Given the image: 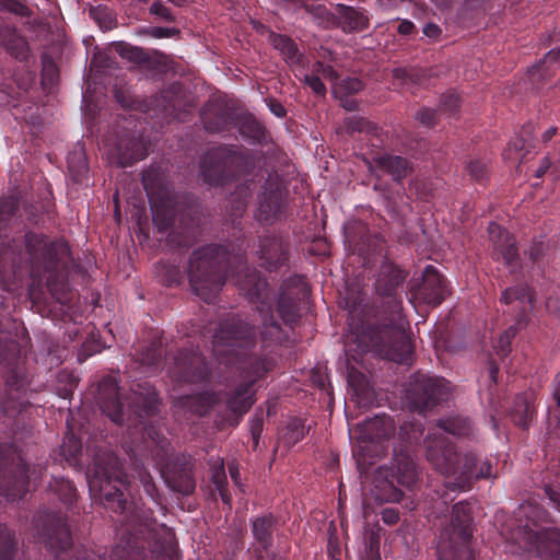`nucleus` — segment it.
Here are the masks:
<instances>
[{
  "mask_svg": "<svg viewBox=\"0 0 560 560\" xmlns=\"http://www.w3.org/2000/svg\"><path fill=\"white\" fill-rule=\"evenodd\" d=\"M425 457L441 475L453 478L454 486L466 490L474 480L491 477V463L480 462L474 453H462L442 434L428 435L424 440Z\"/></svg>",
  "mask_w": 560,
  "mask_h": 560,
  "instance_id": "1",
  "label": "nucleus"
},
{
  "mask_svg": "<svg viewBox=\"0 0 560 560\" xmlns=\"http://www.w3.org/2000/svg\"><path fill=\"white\" fill-rule=\"evenodd\" d=\"M521 515L526 522L513 533L520 548L542 560H559L560 532L545 527L550 522L549 513L536 502L527 501L521 506Z\"/></svg>",
  "mask_w": 560,
  "mask_h": 560,
  "instance_id": "2",
  "label": "nucleus"
},
{
  "mask_svg": "<svg viewBox=\"0 0 560 560\" xmlns=\"http://www.w3.org/2000/svg\"><path fill=\"white\" fill-rule=\"evenodd\" d=\"M230 257L223 246L207 245L192 252L188 278L192 292L205 302H213L225 283Z\"/></svg>",
  "mask_w": 560,
  "mask_h": 560,
  "instance_id": "3",
  "label": "nucleus"
},
{
  "mask_svg": "<svg viewBox=\"0 0 560 560\" xmlns=\"http://www.w3.org/2000/svg\"><path fill=\"white\" fill-rule=\"evenodd\" d=\"M88 483L90 492L115 512L127 511L128 502L124 499L122 488L128 485V477L113 452L96 454Z\"/></svg>",
  "mask_w": 560,
  "mask_h": 560,
  "instance_id": "4",
  "label": "nucleus"
},
{
  "mask_svg": "<svg viewBox=\"0 0 560 560\" xmlns=\"http://www.w3.org/2000/svg\"><path fill=\"white\" fill-rule=\"evenodd\" d=\"M471 522L469 504L459 502L453 506L451 522L442 529L436 545L439 560H474L469 546Z\"/></svg>",
  "mask_w": 560,
  "mask_h": 560,
  "instance_id": "5",
  "label": "nucleus"
},
{
  "mask_svg": "<svg viewBox=\"0 0 560 560\" xmlns=\"http://www.w3.org/2000/svg\"><path fill=\"white\" fill-rule=\"evenodd\" d=\"M357 340L359 351H374L395 362H405L411 352L402 320L392 326L368 328L357 336Z\"/></svg>",
  "mask_w": 560,
  "mask_h": 560,
  "instance_id": "6",
  "label": "nucleus"
},
{
  "mask_svg": "<svg viewBox=\"0 0 560 560\" xmlns=\"http://www.w3.org/2000/svg\"><path fill=\"white\" fill-rule=\"evenodd\" d=\"M254 329L240 318L232 317L219 325L213 336V353L219 359L245 355L246 350L254 346Z\"/></svg>",
  "mask_w": 560,
  "mask_h": 560,
  "instance_id": "7",
  "label": "nucleus"
},
{
  "mask_svg": "<svg viewBox=\"0 0 560 560\" xmlns=\"http://www.w3.org/2000/svg\"><path fill=\"white\" fill-rule=\"evenodd\" d=\"M417 479L416 465L407 455L396 458L395 467L380 466L375 476L376 487L385 491L382 499L390 502H399L402 498V492L395 487V482L411 487Z\"/></svg>",
  "mask_w": 560,
  "mask_h": 560,
  "instance_id": "8",
  "label": "nucleus"
},
{
  "mask_svg": "<svg viewBox=\"0 0 560 560\" xmlns=\"http://www.w3.org/2000/svg\"><path fill=\"white\" fill-rule=\"evenodd\" d=\"M243 276H240L236 284L252 304H256L257 311L262 317V324L271 338L277 337L280 330L279 324L272 315H269L270 303L267 293V282L260 278L259 273L250 270L248 267H242Z\"/></svg>",
  "mask_w": 560,
  "mask_h": 560,
  "instance_id": "9",
  "label": "nucleus"
},
{
  "mask_svg": "<svg viewBox=\"0 0 560 560\" xmlns=\"http://www.w3.org/2000/svg\"><path fill=\"white\" fill-rule=\"evenodd\" d=\"M447 394L448 386L444 378L415 375L407 389V399L413 409L423 411L445 399Z\"/></svg>",
  "mask_w": 560,
  "mask_h": 560,
  "instance_id": "10",
  "label": "nucleus"
},
{
  "mask_svg": "<svg viewBox=\"0 0 560 560\" xmlns=\"http://www.w3.org/2000/svg\"><path fill=\"white\" fill-rule=\"evenodd\" d=\"M265 361L250 359L244 383L237 385L228 398L226 405L233 413L243 416L254 404L252 386L267 371Z\"/></svg>",
  "mask_w": 560,
  "mask_h": 560,
  "instance_id": "11",
  "label": "nucleus"
},
{
  "mask_svg": "<svg viewBox=\"0 0 560 560\" xmlns=\"http://www.w3.org/2000/svg\"><path fill=\"white\" fill-rule=\"evenodd\" d=\"M37 522H40L38 534L50 549L62 551L70 547L71 535L65 517L48 513L39 516Z\"/></svg>",
  "mask_w": 560,
  "mask_h": 560,
  "instance_id": "12",
  "label": "nucleus"
},
{
  "mask_svg": "<svg viewBox=\"0 0 560 560\" xmlns=\"http://www.w3.org/2000/svg\"><path fill=\"white\" fill-rule=\"evenodd\" d=\"M170 376L178 382H198L207 377L209 370L203 357L198 352H180L174 365L168 370Z\"/></svg>",
  "mask_w": 560,
  "mask_h": 560,
  "instance_id": "13",
  "label": "nucleus"
},
{
  "mask_svg": "<svg viewBox=\"0 0 560 560\" xmlns=\"http://www.w3.org/2000/svg\"><path fill=\"white\" fill-rule=\"evenodd\" d=\"M364 162L371 174H376L381 171L389 175L397 183L402 182L413 172L412 162L400 155L385 153L372 160L364 159Z\"/></svg>",
  "mask_w": 560,
  "mask_h": 560,
  "instance_id": "14",
  "label": "nucleus"
},
{
  "mask_svg": "<svg viewBox=\"0 0 560 560\" xmlns=\"http://www.w3.org/2000/svg\"><path fill=\"white\" fill-rule=\"evenodd\" d=\"M166 485L174 491L189 494L195 489L192 464L189 458H177L164 472Z\"/></svg>",
  "mask_w": 560,
  "mask_h": 560,
  "instance_id": "15",
  "label": "nucleus"
},
{
  "mask_svg": "<svg viewBox=\"0 0 560 560\" xmlns=\"http://www.w3.org/2000/svg\"><path fill=\"white\" fill-rule=\"evenodd\" d=\"M98 405L102 411L115 423L124 421L122 404L118 396V386L113 377H105L98 383Z\"/></svg>",
  "mask_w": 560,
  "mask_h": 560,
  "instance_id": "16",
  "label": "nucleus"
},
{
  "mask_svg": "<svg viewBox=\"0 0 560 560\" xmlns=\"http://www.w3.org/2000/svg\"><path fill=\"white\" fill-rule=\"evenodd\" d=\"M228 163L229 159L223 149L217 148L207 152L200 162V174L203 180L210 185L223 184Z\"/></svg>",
  "mask_w": 560,
  "mask_h": 560,
  "instance_id": "17",
  "label": "nucleus"
},
{
  "mask_svg": "<svg viewBox=\"0 0 560 560\" xmlns=\"http://www.w3.org/2000/svg\"><path fill=\"white\" fill-rule=\"evenodd\" d=\"M448 294L444 278L439 271L428 266L423 273V282L419 289V295L430 305H439Z\"/></svg>",
  "mask_w": 560,
  "mask_h": 560,
  "instance_id": "18",
  "label": "nucleus"
},
{
  "mask_svg": "<svg viewBox=\"0 0 560 560\" xmlns=\"http://www.w3.org/2000/svg\"><path fill=\"white\" fill-rule=\"evenodd\" d=\"M488 232L498 258L501 257L506 266H513L518 259L513 237L506 230L494 222L489 224Z\"/></svg>",
  "mask_w": 560,
  "mask_h": 560,
  "instance_id": "19",
  "label": "nucleus"
},
{
  "mask_svg": "<svg viewBox=\"0 0 560 560\" xmlns=\"http://www.w3.org/2000/svg\"><path fill=\"white\" fill-rule=\"evenodd\" d=\"M27 472L28 468L21 458H19V463L12 476L10 475L7 478L0 470V492L11 500L21 499L27 491L31 478Z\"/></svg>",
  "mask_w": 560,
  "mask_h": 560,
  "instance_id": "20",
  "label": "nucleus"
},
{
  "mask_svg": "<svg viewBox=\"0 0 560 560\" xmlns=\"http://www.w3.org/2000/svg\"><path fill=\"white\" fill-rule=\"evenodd\" d=\"M365 11L338 3L336 5V25L346 33L362 32L369 27Z\"/></svg>",
  "mask_w": 560,
  "mask_h": 560,
  "instance_id": "21",
  "label": "nucleus"
},
{
  "mask_svg": "<svg viewBox=\"0 0 560 560\" xmlns=\"http://www.w3.org/2000/svg\"><path fill=\"white\" fill-rule=\"evenodd\" d=\"M259 258L262 266L276 270L287 260V250L283 242L276 236H266L260 240Z\"/></svg>",
  "mask_w": 560,
  "mask_h": 560,
  "instance_id": "22",
  "label": "nucleus"
},
{
  "mask_svg": "<svg viewBox=\"0 0 560 560\" xmlns=\"http://www.w3.org/2000/svg\"><path fill=\"white\" fill-rule=\"evenodd\" d=\"M149 199L154 224L160 231L166 230L174 223L175 220V201L171 196L164 198L150 194Z\"/></svg>",
  "mask_w": 560,
  "mask_h": 560,
  "instance_id": "23",
  "label": "nucleus"
},
{
  "mask_svg": "<svg viewBox=\"0 0 560 560\" xmlns=\"http://www.w3.org/2000/svg\"><path fill=\"white\" fill-rule=\"evenodd\" d=\"M407 272L392 264H384L381 267L375 281V290L381 295L390 296L402 284Z\"/></svg>",
  "mask_w": 560,
  "mask_h": 560,
  "instance_id": "24",
  "label": "nucleus"
},
{
  "mask_svg": "<svg viewBox=\"0 0 560 560\" xmlns=\"http://www.w3.org/2000/svg\"><path fill=\"white\" fill-rule=\"evenodd\" d=\"M267 184L270 187H265L262 192V200L259 203V220H268L276 215L283 197L278 175L269 176Z\"/></svg>",
  "mask_w": 560,
  "mask_h": 560,
  "instance_id": "25",
  "label": "nucleus"
},
{
  "mask_svg": "<svg viewBox=\"0 0 560 560\" xmlns=\"http://www.w3.org/2000/svg\"><path fill=\"white\" fill-rule=\"evenodd\" d=\"M394 430L390 418L376 416L360 425V438L363 441L376 442L389 438Z\"/></svg>",
  "mask_w": 560,
  "mask_h": 560,
  "instance_id": "26",
  "label": "nucleus"
},
{
  "mask_svg": "<svg viewBox=\"0 0 560 560\" xmlns=\"http://www.w3.org/2000/svg\"><path fill=\"white\" fill-rule=\"evenodd\" d=\"M117 149L118 163L121 167L129 166L148 155L144 143L138 138L120 139Z\"/></svg>",
  "mask_w": 560,
  "mask_h": 560,
  "instance_id": "27",
  "label": "nucleus"
},
{
  "mask_svg": "<svg viewBox=\"0 0 560 560\" xmlns=\"http://www.w3.org/2000/svg\"><path fill=\"white\" fill-rule=\"evenodd\" d=\"M219 398L214 393H200L198 395L184 396L177 399L182 408H186L192 413L205 415L208 409L218 402Z\"/></svg>",
  "mask_w": 560,
  "mask_h": 560,
  "instance_id": "28",
  "label": "nucleus"
},
{
  "mask_svg": "<svg viewBox=\"0 0 560 560\" xmlns=\"http://www.w3.org/2000/svg\"><path fill=\"white\" fill-rule=\"evenodd\" d=\"M1 45L16 59L26 60L28 57L26 40L11 28L1 32Z\"/></svg>",
  "mask_w": 560,
  "mask_h": 560,
  "instance_id": "29",
  "label": "nucleus"
},
{
  "mask_svg": "<svg viewBox=\"0 0 560 560\" xmlns=\"http://www.w3.org/2000/svg\"><path fill=\"white\" fill-rule=\"evenodd\" d=\"M275 518L271 514L256 517L252 523V532L258 544L267 550L272 541Z\"/></svg>",
  "mask_w": 560,
  "mask_h": 560,
  "instance_id": "30",
  "label": "nucleus"
},
{
  "mask_svg": "<svg viewBox=\"0 0 560 560\" xmlns=\"http://www.w3.org/2000/svg\"><path fill=\"white\" fill-rule=\"evenodd\" d=\"M130 399V408L135 410L140 417L143 415L149 416L154 413L158 409V396L154 392H148L147 394L133 392Z\"/></svg>",
  "mask_w": 560,
  "mask_h": 560,
  "instance_id": "31",
  "label": "nucleus"
},
{
  "mask_svg": "<svg viewBox=\"0 0 560 560\" xmlns=\"http://www.w3.org/2000/svg\"><path fill=\"white\" fill-rule=\"evenodd\" d=\"M278 313L285 323H294L299 317L296 299L292 292L283 291L278 300Z\"/></svg>",
  "mask_w": 560,
  "mask_h": 560,
  "instance_id": "32",
  "label": "nucleus"
},
{
  "mask_svg": "<svg viewBox=\"0 0 560 560\" xmlns=\"http://www.w3.org/2000/svg\"><path fill=\"white\" fill-rule=\"evenodd\" d=\"M307 431L308 429L305 427L303 420L293 419L284 428L281 440L285 445L293 446L305 436Z\"/></svg>",
  "mask_w": 560,
  "mask_h": 560,
  "instance_id": "33",
  "label": "nucleus"
},
{
  "mask_svg": "<svg viewBox=\"0 0 560 560\" xmlns=\"http://www.w3.org/2000/svg\"><path fill=\"white\" fill-rule=\"evenodd\" d=\"M201 117L205 128L210 132H219L223 130L228 122V117L224 113H212L210 107L203 108Z\"/></svg>",
  "mask_w": 560,
  "mask_h": 560,
  "instance_id": "34",
  "label": "nucleus"
},
{
  "mask_svg": "<svg viewBox=\"0 0 560 560\" xmlns=\"http://www.w3.org/2000/svg\"><path fill=\"white\" fill-rule=\"evenodd\" d=\"M345 129H346V132L349 135H352L354 132L371 133V132H375L377 130V127L374 124H372L371 121L365 120L362 117L353 116V117H349L348 119H346Z\"/></svg>",
  "mask_w": 560,
  "mask_h": 560,
  "instance_id": "35",
  "label": "nucleus"
},
{
  "mask_svg": "<svg viewBox=\"0 0 560 560\" xmlns=\"http://www.w3.org/2000/svg\"><path fill=\"white\" fill-rule=\"evenodd\" d=\"M439 427L454 435H466L470 432V423L466 419L440 420Z\"/></svg>",
  "mask_w": 560,
  "mask_h": 560,
  "instance_id": "36",
  "label": "nucleus"
},
{
  "mask_svg": "<svg viewBox=\"0 0 560 560\" xmlns=\"http://www.w3.org/2000/svg\"><path fill=\"white\" fill-rule=\"evenodd\" d=\"M363 88L364 84L360 79L346 78L336 84V86L334 88V94H343L345 96H348L350 94H355L360 92L361 90H363Z\"/></svg>",
  "mask_w": 560,
  "mask_h": 560,
  "instance_id": "37",
  "label": "nucleus"
},
{
  "mask_svg": "<svg viewBox=\"0 0 560 560\" xmlns=\"http://www.w3.org/2000/svg\"><path fill=\"white\" fill-rule=\"evenodd\" d=\"M13 552V538L8 528L0 524V560H12Z\"/></svg>",
  "mask_w": 560,
  "mask_h": 560,
  "instance_id": "38",
  "label": "nucleus"
},
{
  "mask_svg": "<svg viewBox=\"0 0 560 560\" xmlns=\"http://www.w3.org/2000/svg\"><path fill=\"white\" fill-rule=\"evenodd\" d=\"M272 45L288 58H294L296 54L295 44L284 35H277L272 38Z\"/></svg>",
  "mask_w": 560,
  "mask_h": 560,
  "instance_id": "39",
  "label": "nucleus"
},
{
  "mask_svg": "<svg viewBox=\"0 0 560 560\" xmlns=\"http://www.w3.org/2000/svg\"><path fill=\"white\" fill-rule=\"evenodd\" d=\"M162 358L161 342H152L151 346L141 353L140 361L142 364L153 366Z\"/></svg>",
  "mask_w": 560,
  "mask_h": 560,
  "instance_id": "40",
  "label": "nucleus"
},
{
  "mask_svg": "<svg viewBox=\"0 0 560 560\" xmlns=\"http://www.w3.org/2000/svg\"><path fill=\"white\" fill-rule=\"evenodd\" d=\"M515 335L516 328L511 326L499 337L498 345L495 346L498 354L502 357L508 355L510 352L511 340L515 337Z\"/></svg>",
  "mask_w": 560,
  "mask_h": 560,
  "instance_id": "41",
  "label": "nucleus"
},
{
  "mask_svg": "<svg viewBox=\"0 0 560 560\" xmlns=\"http://www.w3.org/2000/svg\"><path fill=\"white\" fill-rule=\"evenodd\" d=\"M466 170L470 178L477 182L482 180L488 174L487 164L479 160H470L467 163Z\"/></svg>",
  "mask_w": 560,
  "mask_h": 560,
  "instance_id": "42",
  "label": "nucleus"
},
{
  "mask_svg": "<svg viewBox=\"0 0 560 560\" xmlns=\"http://www.w3.org/2000/svg\"><path fill=\"white\" fill-rule=\"evenodd\" d=\"M527 294V288L525 287L508 288L503 291L501 301L505 304H510L514 300L524 299Z\"/></svg>",
  "mask_w": 560,
  "mask_h": 560,
  "instance_id": "43",
  "label": "nucleus"
},
{
  "mask_svg": "<svg viewBox=\"0 0 560 560\" xmlns=\"http://www.w3.org/2000/svg\"><path fill=\"white\" fill-rule=\"evenodd\" d=\"M18 209L16 200L7 198L0 200V224L11 218Z\"/></svg>",
  "mask_w": 560,
  "mask_h": 560,
  "instance_id": "44",
  "label": "nucleus"
},
{
  "mask_svg": "<svg viewBox=\"0 0 560 560\" xmlns=\"http://www.w3.org/2000/svg\"><path fill=\"white\" fill-rule=\"evenodd\" d=\"M57 491L60 499L67 504H71L75 499V488L68 480H61Z\"/></svg>",
  "mask_w": 560,
  "mask_h": 560,
  "instance_id": "45",
  "label": "nucleus"
},
{
  "mask_svg": "<svg viewBox=\"0 0 560 560\" xmlns=\"http://www.w3.org/2000/svg\"><path fill=\"white\" fill-rule=\"evenodd\" d=\"M150 12L166 22H173L174 15L172 11L161 1H155L150 7Z\"/></svg>",
  "mask_w": 560,
  "mask_h": 560,
  "instance_id": "46",
  "label": "nucleus"
},
{
  "mask_svg": "<svg viewBox=\"0 0 560 560\" xmlns=\"http://www.w3.org/2000/svg\"><path fill=\"white\" fill-rule=\"evenodd\" d=\"M249 427H250V434H252V438L254 441V445L256 447L258 445L259 438L262 432V427H264L262 415L261 413L254 415V417L250 419Z\"/></svg>",
  "mask_w": 560,
  "mask_h": 560,
  "instance_id": "47",
  "label": "nucleus"
},
{
  "mask_svg": "<svg viewBox=\"0 0 560 560\" xmlns=\"http://www.w3.org/2000/svg\"><path fill=\"white\" fill-rule=\"evenodd\" d=\"M138 478L141 481L145 492L151 498H154L156 494V488H155V485L153 483V480H152V477L150 476V474L145 469L141 468L138 470Z\"/></svg>",
  "mask_w": 560,
  "mask_h": 560,
  "instance_id": "48",
  "label": "nucleus"
},
{
  "mask_svg": "<svg viewBox=\"0 0 560 560\" xmlns=\"http://www.w3.org/2000/svg\"><path fill=\"white\" fill-rule=\"evenodd\" d=\"M354 392L359 397V404L368 405L374 399V393L368 384H359L354 387Z\"/></svg>",
  "mask_w": 560,
  "mask_h": 560,
  "instance_id": "49",
  "label": "nucleus"
},
{
  "mask_svg": "<svg viewBox=\"0 0 560 560\" xmlns=\"http://www.w3.org/2000/svg\"><path fill=\"white\" fill-rule=\"evenodd\" d=\"M304 82L312 89V91L317 95H325L326 88L322 82L320 77L315 74H306L304 77Z\"/></svg>",
  "mask_w": 560,
  "mask_h": 560,
  "instance_id": "50",
  "label": "nucleus"
},
{
  "mask_svg": "<svg viewBox=\"0 0 560 560\" xmlns=\"http://www.w3.org/2000/svg\"><path fill=\"white\" fill-rule=\"evenodd\" d=\"M441 104L446 110L453 113L459 108L460 98L456 93L450 92L442 96Z\"/></svg>",
  "mask_w": 560,
  "mask_h": 560,
  "instance_id": "51",
  "label": "nucleus"
},
{
  "mask_svg": "<svg viewBox=\"0 0 560 560\" xmlns=\"http://www.w3.org/2000/svg\"><path fill=\"white\" fill-rule=\"evenodd\" d=\"M0 9L8 10L19 15H26L28 9L15 0H0Z\"/></svg>",
  "mask_w": 560,
  "mask_h": 560,
  "instance_id": "52",
  "label": "nucleus"
},
{
  "mask_svg": "<svg viewBox=\"0 0 560 560\" xmlns=\"http://www.w3.org/2000/svg\"><path fill=\"white\" fill-rule=\"evenodd\" d=\"M416 118L425 126H433L436 122V112L431 108H422Z\"/></svg>",
  "mask_w": 560,
  "mask_h": 560,
  "instance_id": "53",
  "label": "nucleus"
},
{
  "mask_svg": "<svg viewBox=\"0 0 560 560\" xmlns=\"http://www.w3.org/2000/svg\"><path fill=\"white\" fill-rule=\"evenodd\" d=\"M120 55L124 58L132 61H142L144 51L141 48L137 47H125L120 50Z\"/></svg>",
  "mask_w": 560,
  "mask_h": 560,
  "instance_id": "54",
  "label": "nucleus"
},
{
  "mask_svg": "<svg viewBox=\"0 0 560 560\" xmlns=\"http://www.w3.org/2000/svg\"><path fill=\"white\" fill-rule=\"evenodd\" d=\"M542 63L546 69L552 68L556 65H560V48L550 50L545 56Z\"/></svg>",
  "mask_w": 560,
  "mask_h": 560,
  "instance_id": "55",
  "label": "nucleus"
},
{
  "mask_svg": "<svg viewBox=\"0 0 560 560\" xmlns=\"http://www.w3.org/2000/svg\"><path fill=\"white\" fill-rule=\"evenodd\" d=\"M212 481L215 485V488L223 487L226 485L224 466L222 460L220 462L219 467L212 474Z\"/></svg>",
  "mask_w": 560,
  "mask_h": 560,
  "instance_id": "56",
  "label": "nucleus"
},
{
  "mask_svg": "<svg viewBox=\"0 0 560 560\" xmlns=\"http://www.w3.org/2000/svg\"><path fill=\"white\" fill-rule=\"evenodd\" d=\"M245 127H247L249 129V133H248L249 137H252L254 139H258L262 136V128L257 121H254V120L246 121L244 124V126L242 127L243 132H244Z\"/></svg>",
  "mask_w": 560,
  "mask_h": 560,
  "instance_id": "57",
  "label": "nucleus"
},
{
  "mask_svg": "<svg viewBox=\"0 0 560 560\" xmlns=\"http://www.w3.org/2000/svg\"><path fill=\"white\" fill-rule=\"evenodd\" d=\"M48 253H55L56 255H59V260L62 259V257H66L69 255L70 249L69 246L65 243H54L49 246Z\"/></svg>",
  "mask_w": 560,
  "mask_h": 560,
  "instance_id": "58",
  "label": "nucleus"
},
{
  "mask_svg": "<svg viewBox=\"0 0 560 560\" xmlns=\"http://www.w3.org/2000/svg\"><path fill=\"white\" fill-rule=\"evenodd\" d=\"M382 521L385 524L394 525L399 521V514L394 509H384L382 511Z\"/></svg>",
  "mask_w": 560,
  "mask_h": 560,
  "instance_id": "59",
  "label": "nucleus"
},
{
  "mask_svg": "<svg viewBox=\"0 0 560 560\" xmlns=\"http://www.w3.org/2000/svg\"><path fill=\"white\" fill-rule=\"evenodd\" d=\"M177 33H178V31L176 28H167V27H153L150 30V34L155 38L170 37Z\"/></svg>",
  "mask_w": 560,
  "mask_h": 560,
  "instance_id": "60",
  "label": "nucleus"
},
{
  "mask_svg": "<svg viewBox=\"0 0 560 560\" xmlns=\"http://www.w3.org/2000/svg\"><path fill=\"white\" fill-rule=\"evenodd\" d=\"M544 249H545V246L541 242H535V243H533V245L529 247V249L527 252L528 257L532 260L536 261L542 256Z\"/></svg>",
  "mask_w": 560,
  "mask_h": 560,
  "instance_id": "61",
  "label": "nucleus"
},
{
  "mask_svg": "<svg viewBox=\"0 0 560 560\" xmlns=\"http://www.w3.org/2000/svg\"><path fill=\"white\" fill-rule=\"evenodd\" d=\"M422 31L425 36L432 39H436L441 34V28L434 23L425 24Z\"/></svg>",
  "mask_w": 560,
  "mask_h": 560,
  "instance_id": "62",
  "label": "nucleus"
},
{
  "mask_svg": "<svg viewBox=\"0 0 560 560\" xmlns=\"http://www.w3.org/2000/svg\"><path fill=\"white\" fill-rule=\"evenodd\" d=\"M415 24L409 20H402L397 28L398 33L401 35H410L415 32Z\"/></svg>",
  "mask_w": 560,
  "mask_h": 560,
  "instance_id": "63",
  "label": "nucleus"
},
{
  "mask_svg": "<svg viewBox=\"0 0 560 560\" xmlns=\"http://www.w3.org/2000/svg\"><path fill=\"white\" fill-rule=\"evenodd\" d=\"M336 97H339L340 98V102H341V106L348 110V112H352V110H355L357 109V102L354 100H351V98H348L347 96H345L343 94H339V95H336Z\"/></svg>",
  "mask_w": 560,
  "mask_h": 560,
  "instance_id": "64",
  "label": "nucleus"
}]
</instances>
